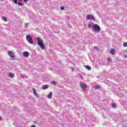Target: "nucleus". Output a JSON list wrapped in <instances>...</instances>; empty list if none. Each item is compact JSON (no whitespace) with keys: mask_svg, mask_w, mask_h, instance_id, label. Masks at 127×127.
<instances>
[{"mask_svg":"<svg viewBox=\"0 0 127 127\" xmlns=\"http://www.w3.org/2000/svg\"><path fill=\"white\" fill-rule=\"evenodd\" d=\"M1 0V1H3V0Z\"/></svg>","mask_w":127,"mask_h":127,"instance_id":"34","label":"nucleus"},{"mask_svg":"<svg viewBox=\"0 0 127 127\" xmlns=\"http://www.w3.org/2000/svg\"><path fill=\"white\" fill-rule=\"evenodd\" d=\"M34 96L35 97H36L38 99L39 98V97H40V96L38 94H37V93H35Z\"/></svg>","mask_w":127,"mask_h":127,"instance_id":"15","label":"nucleus"},{"mask_svg":"<svg viewBox=\"0 0 127 127\" xmlns=\"http://www.w3.org/2000/svg\"><path fill=\"white\" fill-rule=\"evenodd\" d=\"M92 29H93V30H94V31L97 32L100 31L101 30V27H100V26H99V25L94 24L92 25Z\"/></svg>","mask_w":127,"mask_h":127,"instance_id":"2","label":"nucleus"},{"mask_svg":"<svg viewBox=\"0 0 127 127\" xmlns=\"http://www.w3.org/2000/svg\"><path fill=\"white\" fill-rule=\"evenodd\" d=\"M2 118H1V117L0 116V121H2Z\"/></svg>","mask_w":127,"mask_h":127,"instance_id":"27","label":"nucleus"},{"mask_svg":"<svg viewBox=\"0 0 127 127\" xmlns=\"http://www.w3.org/2000/svg\"><path fill=\"white\" fill-rule=\"evenodd\" d=\"M115 50L114 49H112L111 50L110 53L112 55H115Z\"/></svg>","mask_w":127,"mask_h":127,"instance_id":"12","label":"nucleus"},{"mask_svg":"<svg viewBox=\"0 0 127 127\" xmlns=\"http://www.w3.org/2000/svg\"><path fill=\"white\" fill-rule=\"evenodd\" d=\"M123 46L124 47H127V42L124 43Z\"/></svg>","mask_w":127,"mask_h":127,"instance_id":"18","label":"nucleus"},{"mask_svg":"<svg viewBox=\"0 0 127 127\" xmlns=\"http://www.w3.org/2000/svg\"><path fill=\"white\" fill-rule=\"evenodd\" d=\"M37 41L39 46L41 47V49H44L45 48V45L43 43V41L41 38L38 37L37 38Z\"/></svg>","mask_w":127,"mask_h":127,"instance_id":"1","label":"nucleus"},{"mask_svg":"<svg viewBox=\"0 0 127 127\" xmlns=\"http://www.w3.org/2000/svg\"><path fill=\"white\" fill-rule=\"evenodd\" d=\"M48 85H45L43 86V90H46V89H48Z\"/></svg>","mask_w":127,"mask_h":127,"instance_id":"10","label":"nucleus"},{"mask_svg":"<svg viewBox=\"0 0 127 127\" xmlns=\"http://www.w3.org/2000/svg\"><path fill=\"white\" fill-rule=\"evenodd\" d=\"M28 25H29V24H28V23H25V26H26V27H27V26H28Z\"/></svg>","mask_w":127,"mask_h":127,"instance_id":"26","label":"nucleus"},{"mask_svg":"<svg viewBox=\"0 0 127 127\" xmlns=\"http://www.w3.org/2000/svg\"><path fill=\"white\" fill-rule=\"evenodd\" d=\"M8 55H9L11 58H14V53L11 51L8 52Z\"/></svg>","mask_w":127,"mask_h":127,"instance_id":"6","label":"nucleus"},{"mask_svg":"<svg viewBox=\"0 0 127 127\" xmlns=\"http://www.w3.org/2000/svg\"><path fill=\"white\" fill-rule=\"evenodd\" d=\"M112 108H114V109H116V108L117 107V104H116V103H112Z\"/></svg>","mask_w":127,"mask_h":127,"instance_id":"8","label":"nucleus"},{"mask_svg":"<svg viewBox=\"0 0 127 127\" xmlns=\"http://www.w3.org/2000/svg\"><path fill=\"white\" fill-rule=\"evenodd\" d=\"M107 61H108V63H110V62H111V61H112V59L111 58H108L107 59Z\"/></svg>","mask_w":127,"mask_h":127,"instance_id":"19","label":"nucleus"},{"mask_svg":"<svg viewBox=\"0 0 127 127\" xmlns=\"http://www.w3.org/2000/svg\"><path fill=\"white\" fill-rule=\"evenodd\" d=\"M13 2L15 4H17V0H13Z\"/></svg>","mask_w":127,"mask_h":127,"instance_id":"23","label":"nucleus"},{"mask_svg":"<svg viewBox=\"0 0 127 127\" xmlns=\"http://www.w3.org/2000/svg\"><path fill=\"white\" fill-rule=\"evenodd\" d=\"M100 88H101V86H100L99 85H96L95 86H94V89H100Z\"/></svg>","mask_w":127,"mask_h":127,"instance_id":"16","label":"nucleus"},{"mask_svg":"<svg viewBox=\"0 0 127 127\" xmlns=\"http://www.w3.org/2000/svg\"><path fill=\"white\" fill-rule=\"evenodd\" d=\"M52 84L53 85H57V82L56 81H52Z\"/></svg>","mask_w":127,"mask_h":127,"instance_id":"22","label":"nucleus"},{"mask_svg":"<svg viewBox=\"0 0 127 127\" xmlns=\"http://www.w3.org/2000/svg\"><path fill=\"white\" fill-rule=\"evenodd\" d=\"M18 5H21V6L23 5V4H22V3L19 2H18Z\"/></svg>","mask_w":127,"mask_h":127,"instance_id":"24","label":"nucleus"},{"mask_svg":"<svg viewBox=\"0 0 127 127\" xmlns=\"http://www.w3.org/2000/svg\"><path fill=\"white\" fill-rule=\"evenodd\" d=\"M9 77H10V78H13L14 77V74L12 73H10L9 74Z\"/></svg>","mask_w":127,"mask_h":127,"instance_id":"9","label":"nucleus"},{"mask_svg":"<svg viewBox=\"0 0 127 127\" xmlns=\"http://www.w3.org/2000/svg\"><path fill=\"white\" fill-rule=\"evenodd\" d=\"M85 26H86V24H84Z\"/></svg>","mask_w":127,"mask_h":127,"instance_id":"35","label":"nucleus"},{"mask_svg":"<svg viewBox=\"0 0 127 127\" xmlns=\"http://www.w3.org/2000/svg\"><path fill=\"white\" fill-rule=\"evenodd\" d=\"M72 71H74V68H72Z\"/></svg>","mask_w":127,"mask_h":127,"instance_id":"33","label":"nucleus"},{"mask_svg":"<svg viewBox=\"0 0 127 127\" xmlns=\"http://www.w3.org/2000/svg\"><path fill=\"white\" fill-rule=\"evenodd\" d=\"M26 40L30 43V44H33V40H32V38L30 35H27L26 37Z\"/></svg>","mask_w":127,"mask_h":127,"instance_id":"3","label":"nucleus"},{"mask_svg":"<svg viewBox=\"0 0 127 127\" xmlns=\"http://www.w3.org/2000/svg\"><path fill=\"white\" fill-rule=\"evenodd\" d=\"M23 55L24 57H28V55H29V53H28V52H23Z\"/></svg>","mask_w":127,"mask_h":127,"instance_id":"7","label":"nucleus"},{"mask_svg":"<svg viewBox=\"0 0 127 127\" xmlns=\"http://www.w3.org/2000/svg\"><path fill=\"white\" fill-rule=\"evenodd\" d=\"M124 57H125V58H127V55H125Z\"/></svg>","mask_w":127,"mask_h":127,"instance_id":"29","label":"nucleus"},{"mask_svg":"<svg viewBox=\"0 0 127 127\" xmlns=\"http://www.w3.org/2000/svg\"><path fill=\"white\" fill-rule=\"evenodd\" d=\"M86 18L87 20H95V17H94L93 15L91 14L87 15Z\"/></svg>","mask_w":127,"mask_h":127,"instance_id":"5","label":"nucleus"},{"mask_svg":"<svg viewBox=\"0 0 127 127\" xmlns=\"http://www.w3.org/2000/svg\"><path fill=\"white\" fill-rule=\"evenodd\" d=\"M18 0L19 1H22L23 0Z\"/></svg>","mask_w":127,"mask_h":127,"instance_id":"32","label":"nucleus"},{"mask_svg":"<svg viewBox=\"0 0 127 127\" xmlns=\"http://www.w3.org/2000/svg\"><path fill=\"white\" fill-rule=\"evenodd\" d=\"M95 49H97V51H98V49H97V47H95Z\"/></svg>","mask_w":127,"mask_h":127,"instance_id":"30","label":"nucleus"},{"mask_svg":"<svg viewBox=\"0 0 127 127\" xmlns=\"http://www.w3.org/2000/svg\"><path fill=\"white\" fill-rule=\"evenodd\" d=\"M27 0H24V2H26V1H27Z\"/></svg>","mask_w":127,"mask_h":127,"instance_id":"28","label":"nucleus"},{"mask_svg":"<svg viewBox=\"0 0 127 127\" xmlns=\"http://www.w3.org/2000/svg\"><path fill=\"white\" fill-rule=\"evenodd\" d=\"M31 127H35V126H34V125H33L31 126Z\"/></svg>","mask_w":127,"mask_h":127,"instance_id":"31","label":"nucleus"},{"mask_svg":"<svg viewBox=\"0 0 127 127\" xmlns=\"http://www.w3.org/2000/svg\"><path fill=\"white\" fill-rule=\"evenodd\" d=\"M21 78H23L25 79H26V78H27V76H26V75H21Z\"/></svg>","mask_w":127,"mask_h":127,"instance_id":"17","label":"nucleus"},{"mask_svg":"<svg viewBox=\"0 0 127 127\" xmlns=\"http://www.w3.org/2000/svg\"><path fill=\"white\" fill-rule=\"evenodd\" d=\"M2 20H3L4 21H7V19L6 18V17H4V16H2Z\"/></svg>","mask_w":127,"mask_h":127,"instance_id":"13","label":"nucleus"},{"mask_svg":"<svg viewBox=\"0 0 127 127\" xmlns=\"http://www.w3.org/2000/svg\"><path fill=\"white\" fill-rule=\"evenodd\" d=\"M48 97L49 99H51V98H52V92H50L48 95Z\"/></svg>","mask_w":127,"mask_h":127,"instance_id":"11","label":"nucleus"},{"mask_svg":"<svg viewBox=\"0 0 127 127\" xmlns=\"http://www.w3.org/2000/svg\"><path fill=\"white\" fill-rule=\"evenodd\" d=\"M85 68L87 69V70H91V66H89V65H87L86 66Z\"/></svg>","mask_w":127,"mask_h":127,"instance_id":"14","label":"nucleus"},{"mask_svg":"<svg viewBox=\"0 0 127 127\" xmlns=\"http://www.w3.org/2000/svg\"><path fill=\"white\" fill-rule=\"evenodd\" d=\"M92 26H92V24H88V28H92Z\"/></svg>","mask_w":127,"mask_h":127,"instance_id":"21","label":"nucleus"},{"mask_svg":"<svg viewBox=\"0 0 127 127\" xmlns=\"http://www.w3.org/2000/svg\"><path fill=\"white\" fill-rule=\"evenodd\" d=\"M33 92L34 95L35 94H36V93H37V92H36V89H35V88H33Z\"/></svg>","mask_w":127,"mask_h":127,"instance_id":"20","label":"nucleus"},{"mask_svg":"<svg viewBox=\"0 0 127 127\" xmlns=\"http://www.w3.org/2000/svg\"><path fill=\"white\" fill-rule=\"evenodd\" d=\"M80 85L82 90H87V88H88V86L86 84H85V83H80Z\"/></svg>","mask_w":127,"mask_h":127,"instance_id":"4","label":"nucleus"},{"mask_svg":"<svg viewBox=\"0 0 127 127\" xmlns=\"http://www.w3.org/2000/svg\"><path fill=\"white\" fill-rule=\"evenodd\" d=\"M61 10H64V7H61Z\"/></svg>","mask_w":127,"mask_h":127,"instance_id":"25","label":"nucleus"}]
</instances>
